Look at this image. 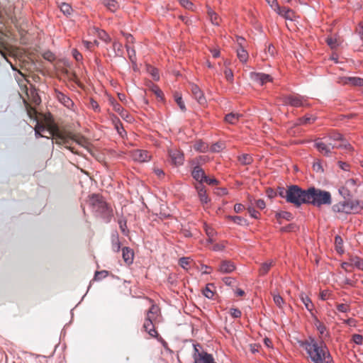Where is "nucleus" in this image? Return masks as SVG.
<instances>
[{
	"label": "nucleus",
	"instance_id": "f257e3e1",
	"mask_svg": "<svg viewBox=\"0 0 363 363\" xmlns=\"http://www.w3.org/2000/svg\"><path fill=\"white\" fill-rule=\"evenodd\" d=\"M300 347H303L313 363H333L330 353L323 342H318L313 337H308L303 341H299Z\"/></svg>",
	"mask_w": 363,
	"mask_h": 363
},
{
	"label": "nucleus",
	"instance_id": "f03ea898",
	"mask_svg": "<svg viewBox=\"0 0 363 363\" xmlns=\"http://www.w3.org/2000/svg\"><path fill=\"white\" fill-rule=\"evenodd\" d=\"M47 130L52 137V144L53 140H55L56 144H65L66 145V147L70 150L72 152H74L73 149L67 145L69 144V140L74 141L82 146H84L86 143V139L83 136L74 135L69 132L67 133L60 131L57 126H53Z\"/></svg>",
	"mask_w": 363,
	"mask_h": 363
},
{
	"label": "nucleus",
	"instance_id": "7ed1b4c3",
	"mask_svg": "<svg viewBox=\"0 0 363 363\" xmlns=\"http://www.w3.org/2000/svg\"><path fill=\"white\" fill-rule=\"evenodd\" d=\"M307 204H311L315 207L323 205L329 206L332 203V197L329 191L311 186L308 188Z\"/></svg>",
	"mask_w": 363,
	"mask_h": 363
},
{
	"label": "nucleus",
	"instance_id": "20e7f679",
	"mask_svg": "<svg viewBox=\"0 0 363 363\" xmlns=\"http://www.w3.org/2000/svg\"><path fill=\"white\" fill-rule=\"evenodd\" d=\"M89 203L92 207V211L97 216L102 218L106 223L110 222L113 216L112 210L101 196L93 194L90 197Z\"/></svg>",
	"mask_w": 363,
	"mask_h": 363
},
{
	"label": "nucleus",
	"instance_id": "39448f33",
	"mask_svg": "<svg viewBox=\"0 0 363 363\" xmlns=\"http://www.w3.org/2000/svg\"><path fill=\"white\" fill-rule=\"evenodd\" d=\"M285 192V199L287 202L298 207L301 204H307L308 189H303L297 185H291Z\"/></svg>",
	"mask_w": 363,
	"mask_h": 363
},
{
	"label": "nucleus",
	"instance_id": "423d86ee",
	"mask_svg": "<svg viewBox=\"0 0 363 363\" xmlns=\"http://www.w3.org/2000/svg\"><path fill=\"white\" fill-rule=\"evenodd\" d=\"M314 147L317 148V150L323 155L327 157H332L333 152L332 150L334 148L344 147L345 149H350V145H341L333 143L332 142H329L328 140L326 141H323V139L318 138L315 140L314 143Z\"/></svg>",
	"mask_w": 363,
	"mask_h": 363
},
{
	"label": "nucleus",
	"instance_id": "0eeeda50",
	"mask_svg": "<svg viewBox=\"0 0 363 363\" xmlns=\"http://www.w3.org/2000/svg\"><path fill=\"white\" fill-rule=\"evenodd\" d=\"M193 358L194 363H216L212 356L202 350L199 344H194Z\"/></svg>",
	"mask_w": 363,
	"mask_h": 363
},
{
	"label": "nucleus",
	"instance_id": "6e6552de",
	"mask_svg": "<svg viewBox=\"0 0 363 363\" xmlns=\"http://www.w3.org/2000/svg\"><path fill=\"white\" fill-rule=\"evenodd\" d=\"M0 54L6 60V62L9 63L13 70H17L14 65L8 59V56H13V54L6 46V35L2 33H0Z\"/></svg>",
	"mask_w": 363,
	"mask_h": 363
},
{
	"label": "nucleus",
	"instance_id": "1a4fd4ad",
	"mask_svg": "<svg viewBox=\"0 0 363 363\" xmlns=\"http://www.w3.org/2000/svg\"><path fill=\"white\" fill-rule=\"evenodd\" d=\"M305 101L304 97L298 94L286 95L283 97V102L285 104L294 107L303 106L305 105Z\"/></svg>",
	"mask_w": 363,
	"mask_h": 363
},
{
	"label": "nucleus",
	"instance_id": "9d476101",
	"mask_svg": "<svg viewBox=\"0 0 363 363\" xmlns=\"http://www.w3.org/2000/svg\"><path fill=\"white\" fill-rule=\"evenodd\" d=\"M250 77L251 80L260 85H263L266 82H270L272 79L269 74L260 72H250Z\"/></svg>",
	"mask_w": 363,
	"mask_h": 363
},
{
	"label": "nucleus",
	"instance_id": "9b49d317",
	"mask_svg": "<svg viewBox=\"0 0 363 363\" xmlns=\"http://www.w3.org/2000/svg\"><path fill=\"white\" fill-rule=\"evenodd\" d=\"M345 201L347 213H357L363 208V202L359 200H347Z\"/></svg>",
	"mask_w": 363,
	"mask_h": 363
},
{
	"label": "nucleus",
	"instance_id": "f8f14e48",
	"mask_svg": "<svg viewBox=\"0 0 363 363\" xmlns=\"http://www.w3.org/2000/svg\"><path fill=\"white\" fill-rule=\"evenodd\" d=\"M191 91L194 99L201 105L206 104V100L201 89L194 84L190 85Z\"/></svg>",
	"mask_w": 363,
	"mask_h": 363
},
{
	"label": "nucleus",
	"instance_id": "ddd939ff",
	"mask_svg": "<svg viewBox=\"0 0 363 363\" xmlns=\"http://www.w3.org/2000/svg\"><path fill=\"white\" fill-rule=\"evenodd\" d=\"M191 175L195 180L199 182V184H202L206 177L203 169L199 165H196L193 168L191 171Z\"/></svg>",
	"mask_w": 363,
	"mask_h": 363
},
{
	"label": "nucleus",
	"instance_id": "4468645a",
	"mask_svg": "<svg viewBox=\"0 0 363 363\" xmlns=\"http://www.w3.org/2000/svg\"><path fill=\"white\" fill-rule=\"evenodd\" d=\"M132 157L135 161L139 162H147L150 158V155L148 152L142 150H135L132 154Z\"/></svg>",
	"mask_w": 363,
	"mask_h": 363
},
{
	"label": "nucleus",
	"instance_id": "2eb2a0df",
	"mask_svg": "<svg viewBox=\"0 0 363 363\" xmlns=\"http://www.w3.org/2000/svg\"><path fill=\"white\" fill-rule=\"evenodd\" d=\"M160 314V308L155 305L152 304L150 309L147 312L145 320H150L151 322L155 323Z\"/></svg>",
	"mask_w": 363,
	"mask_h": 363
},
{
	"label": "nucleus",
	"instance_id": "dca6fc26",
	"mask_svg": "<svg viewBox=\"0 0 363 363\" xmlns=\"http://www.w3.org/2000/svg\"><path fill=\"white\" fill-rule=\"evenodd\" d=\"M169 157L173 164L177 166L182 165L184 162V155L178 150H171L169 152Z\"/></svg>",
	"mask_w": 363,
	"mask_h": 363
},
{
	"label": "nucleus",
	"instance_id": "f3484780",
	"mask_svg": "<svg viewBox=\"0 0 363 363\" xmlns=\"http://www.w3.org/2000/svg\"><path fill=\"white\" fill-rule=\"evenodd\" d=\"M235 269L234 263L229 260H223L219 265L218 270L223 274H229Z\"/></svg>",
	"mask_w": 363,
	"mask_h": 363
},
{
	"label": "nucleus",
	"instance_id": "a211bd4d",
	"mask_svg": "<svg viewBox=\"0 0 363 363\" xmlns=\"http://www.w3.org/2000/svg\"><path fill=\"white\" fill-rule=\"evenodd\" d=\"M55 96L57 99V100L67 108H71L73 106V101L62 92L60 91H56Z\"/></svg>",
	"mask_w": 363,
	"mask_h": 363
},
{
	"label": "nucleus",
	"instance_id": "6ab92c4d",
	"mask_svg": "<svg viewBox=\"0 0 363 363\" xmlns=\"http://www.w3.org/2000/svg\"><path fill=\"white\" fill-rule=\"evenodd\" d=\"M196 189L198 192V195L200 199V201L203 204H206L210 201L207 194L205 186L202 184H198L196 185Z\"/></svg>",
	"mask_w": 363,
	"mask_h": 363
},
{
	"label": "nucleus",
	"instance_id": "aec40b11",
	"mask_svg": "<svg viewBox=\"0 0 363 363\" xmlns=\"http://www.w3.org/2000/svg\"><path fill=\"white\" fill-rule=\"evenodd\" d=\"M114 110L126 121L131 122L133 117L118 103L113 105Z\"/></svg>",
	"mask_w": 363,
	"mask_h": 363
},
{
	"label": "nucleus",
	"instance_id": "412c9836",
	"mask_svg": "<svg viewBox=\"0 0 363 363\" xmlns=\"http://www.w3.org/2000/svg\"><path fill=\"white\" fill-rule=\"evenodd\" d=\"M154 322H151L150 320H145V323L143 324L144 330L152 337H155L157 336V332L155 328Z\"/></svg>",
	"mask_w": 363,
	"mask_h": 363
},
{
	"label": "nucleus",
	"instance_id": "4be33fe9",
	"mask_svg": "<svg viewBox=\"0 0 363 363\" xmlns=\"http://www.w3.org/2000/svg\"><path fill=\"white\" fill-rule=\"evenodd\" d=\"M122 256L126 264H130L133 263L134 254L129 247H125L122 248Z\"/></svg>",
	"mask_w": 363,
	"mask_h": 363
},
{
	"label": "nucleus",
	"instance_id": "5701e85b",
	"mask_svg": "<svg viewBox=\"0 0 363 363\" xmlns=\"http://www.w3.org/2000/svg\"><path fill=\"white\" fill-rule=\"evenodd\" d=\"M274 10L280 16L284 17L286 19H291L290 13L292 12L291 9L286 7H281L278 4H276V7Z\"/></svg>",
	"mask_w": 363,
	"mask_h": 363
},
{
	"label": "nucleus",
	"instance_id": "b1692460",
	"mask_svg": "<svg viewBox=\"0 0 363 363\" xmlns=\"http://www.w3.org/2000/svg\"><path fill=\"white\" fill-rule=\"evenodd\" d=\"M325 139L328 140L329 142H332L333 143L341 144V145H350L349 143H347L346 141H345L343 140L342 135L339 133H334L330 138H325Z\"/></svg>",
	"mask_w": 363,
	"mask_h": 363
},
{
	"label": "nucleus",
	"instance_id": "393cba45",
	"mask_svg": "<svg viewBox=\"0 0 363 363\" xmlns=\"http://www.w3.org/2000/svg\"><path fill=\"white\" fill-rule=\"evenodd\" d=\"M207 13L212 24L218 26L220 25L218 15L208 6L207 7Z\"/></svg>",
	"mask_w": 363,
	"mask_h": 363
},
{
	"label": "nucleus",
	"instance_id": "a878e982",
	"mask_svg": "<svg viewBox=\"0 0 363 363\" xmlns=\"http://www.w3.org/2000/svg\"><path fill=\"white\" fill-rule=\"evenodd\" d=\"M301 300L303 302V303L304 304L306 308L311 313V315L314 316V314L312 312L313 310L314 306H313L311 298L308 296L302 294L301 296Z\"/></svg>",
	"mask_w": 363,
	"mask_h": 363
},
{
	"label": "nucleus",
	"instance_id": "bb28decb",
	"mask_svg": "<svg viewBox=\"0 0 363 363\" xmlns=\"http://www.w3.org/2000/svg\"><path fill=\"white\" fill-rule=\"evenodd\" d=\"M242 116L240 113L232 112L225 116V121L230 124H235Z\"/></svg>",
	"mask_w": 363,
	"mask_h": 363
},
{
	"label": "nucleus",
	"instance_id": "cd10ccee",
	"mask_svg": "<svg viewBox=\"0 0 363 363\" xmlns=\"http://www.w3.org/2000/svg\"><path fill=\"white\" fill-rule=\"evenodd\" d=\"M345 83L350 84L353 86H363V78L357 77H350L345 79Z\"/></svg>",
	"mask_w": 363,
	"mask_h": 363
},
{
	"label": "nucleus",
	"instance_id": "c85d7f7f",
	"mask_svg": "<svg viewBox=\"0 0 363 363\" xmlns=\"http://www.w3.org/2000/svg\"><path fill=\"white\" fill-rule=\"evenodd\" d=\"M111 245L113 251L118 252L120 250L121 242L117 233H114L111 235Z\"/></svg>",
	"mask_w": 363,
	"mask_h": 363
},
{
	"label": "nucleus",
	"instance_id": "c756f323",
	"mask_svg": "<svg viewBox=\"0 0 363 363\" xmlns=\"http://www.w3.org/2000/svg\"><path fill=\"white\" fill-rule=\"evenodd\" d=\"M237 55L240 61L242 62H246L248 59V53L244 46H241V48H238Z\"/></svg>",
	"mask_w": 363,
	"mask_h": 363
},
{
	"label": "nucleus",
	"instance_id": "7c9ffc66",
	"mask_svg": "<svg viewBox=\"0 0 363 363\" xmlns=\"http://www.w3.org/2000/svg\"><path fill=\"white\" fill-rule=\"evenodd\" d=\"M346 201L340 202L333 206V211L337 213H347Z\"/></svg>",
	"mask_w": 363,
	"mask_h": 363
},
{
	"label": "nucleus",
	"instance_id": "2f4dec72",
	"mask_svg": "<svg viewBox=\"0 0 363 363\" xmlns=\"http://www.w3.org/2000/svg\"><path fill=\"white\" fill-rule=\"evenodd\" d=\"M103 4L112 12L115 11L118 7V4L116 0H103Z\"/></svg>",
	"mask_w": 363,
	"mask_h": 363
},
{
	"label": "nucleus",
	"instance_id": "473e14b6",
	"mask_svg": "<svg viewBox=\"0 0 363 363\" xmlns=\"http://www.w3.org/2000/svg\"><path fill=\"white\" fill-rule=\"evenodd\" d=\"M314 318V325L321 335H323L325 332L326 331V327L322 323L317 317L314 315L312 316Z\"/></svg>",
	"mask_w": 363,
	"mask_h": 363
},
{
	"label": "nucleus",
	"instance_id": "72a5a7b5",
	"mask_svg": "<svg viewBox=\"0 0 363 363\" xmlns=\"http://www.w3.org/2000/svg\"><path fill=\"white\" fill-rule=\"evenodd\" d=\"M239 162L243 165H247L252 162V157L248 154H243L238 157Z\"/></svg>",
	"mask_w": 363,
	"mask_h": 363
},
{
	"label": "nucleus",
	"instance_id": "f704fd0d",
	"mask_svg": "<svg viewBox=\"0 0 363 363\" xmlns=\"http://www.w3.org/2000/svg\"><path fill=\"white\" fill-rule=\"evenodd\" d=\"M315 121V118L311 116H305L302 118H298V125H305L308 123H313Z\"/></svg>",
	"mask_w": 363,
	"mask_h": 363
},
{
	"label": "nucleus",
	"instance_id": "c9c22d12",
	"mask_svg": "<svg viewBox=\"0 0 363 363\" xmlns=\"http://www.w3.org/2000/svg\"><path fill=\"white\" fill-rule=\"evenodd\" d=\"M352 266L356 267L357 269L363 270V260L358 257H354L350 259Z\"/></svg>",
	"mask_w": 363,
	"mask_h": 363
},
{
	"label": "nucleus",
	"instance_id": "e433bc0d",
	"mask_svg": "<svg viewBox=\"0 0 363 363\" xmlns=\"http://www.w3.org/2000/svg\"><path fill=\"white\" fill-rule=\"evenodd\" d=\"M194 147L196 150L201 152H205L208 150V145L202 141H197L194 144Z\"/></svg>",
	"mask_w": 363,
	"mask_h": 363
},
{
	"label": "nucleus",
	"instance_id": "4c0bfd02",
	"mask_svg": "<svg viewBox=\"0 0 363 363\" xmlns=\"http://www.w3.org/2000/svg\"><path fill=\"white\" fill-rule=\"evenodd\" d=\"M272 264H273L272 261L263 263L259 269V274L261 275L266 274L269 272V270L271 268V267L272 266Z\"/></svg>",
	"mask_w": 363,
	"mask_h": 363
},
{
	"label": "nucleus",
	"instance_id": "58836bf2",
	"mask_svg": "<svg viewBox=\"0 0 363 363\" xmlns=\"http://www.w3.org/2000/svg\"><path fill=\"white\" fill-rule=\"evenodd\" d=\"M174 100L182 111H186L185 104L182 100V96L179 93H175Z\"/></svg>",
	"mask_w": 363,
	"mask_h": 363
},
{
	"label": "nucleus",
	"instance_id": "ea45409f",
	"mask_svg": "<svg viewBox=\"0 0 363 363\" xmlns=\"http://www.w3.org/2000/svg\"><path fill=\"white\" fill-rule=\"evenodd\" d=\"M335 247H336L337 251L340 253L343 252V250H342L343 241L340 236H339V235L335 236Z\"/></svg>",
	"mask_w": 363,
	"mask_h": 363
},
{
	"label": "nucleus",
	"instance_id": "a19ab883",
	"mask_svg": "<svg viewBox=\"0 0 363 363\" xmlns=\"http://www.w3.org/2000/svg\"><path fill=\"white\" fill-rule=\"evenodd\" d=\"M276 216L277 218H283L286 220H291L293 218L292 214L287 211H281V212L277 213Z\"/></svg>",
	"mask_w": 363,
	"mask_h": 363
},
{
	"label": "nucleus",
	"instance_id": "79ce46f5",
	"mask_svg": "<svg viewBox=\"0 0 363 363\" xmlns=\"http://www.w3.org/2000/svg\"><path fill=\"white\" fill-rule=\"evenodd\" d=\"M228 218L232 220L235 223L238 224V225H245L247 223V220L240 216H228Z\"/></svg>",
	"mask_w": 363,
	"mask_h": 363
},
{
	"label": "nucleus",
	"instance_id": "37998d69",
	"mask_svg": "<svg viewBox=\"0 0 363 363\" xmlns=\"http://www.w3.org/2000/svg\"><path fill=\"white\" fill-rule=\"evenodd\" d=\"M61 11L65 15H70L72 11V9L69 4L62 3L60 6Z\"/></svg>",
	"mask_w": 363,
	"mask_h": 363
},
{
	"label": "nucleus",
	"instance_id": "c03bdc74",
	"mask_svg": "<svg viewBox=\"0 0 363 363\" xmlns=\"http://www.w3.org/2000/svg\"><path fill=\"white\" fill-rule=\"evenodd\" d=\"M126 50H127V52H128V57H129L130 60L132 62H135V61L136 60L135 50L133 48H131L129 45H126Z\"/></svg>",
	"mask_w": 363,
	"mask_h": 363
},
{
	"label": "nucleus",
	"instance_id": "a18cd8bd",
	"mask_svg": "<svg viewBox=\"0 0 363 363\" xmlns=\"http://www.w3.org/2000/svg\"><path fill=\"white\" fill-rule=\"evenodd\" d=\"M273 300L274 303L279 307L281 308L284 303L283 298L279 294H273Z\"/></svg>",
	"mask_w": 363,
	"mask_h": 363
},
{
	"label": "nucleus",
	"instance_id": "49530a36",
	"mask_svg": "<svg viewBox=\"0 0 363 363\" xmlns=\"http://www.w3.org/2000/svg\"><path fill=\"white\" fill-rule=\"evenodd\" d=\"M224 147L223 143H216L213 144L210 148V150L213 152H219Z\"/></svg>",
	"mask_w": 363,
	"mask_h": 363
},
{
	"label": "nucleus",
	"instance_id": "de8ad7c7",
	"mask_svg": "<svg viewBox=\"0 0 363 363\" xmlns=\"http://www.w3.org/2000/svg\"><path fill=\"white\" fill-rule=\"evenodd\" d=\"M113 49L115 52L116 55H121L123 52V45L118 42H114L113 43Z\"/></svg>",
	"mask_w": 363,
	"mask_h": 363
},
{
	"label": "nucleus",
	"instance_id": "09e8293b",
	"mask_svg": "<svg viewBox=\"0 0 363 363\" xmlns=\"http://www.w3.org/2000/svg\"><path fill=\"white\" fill-rule=\"evenodd\" d=\"M108 272L106 270L102 271H96L94 274V279L99 281L102 279L103 278H105L108 276Z\"/></svg>",
	"mask_w": 363,
	"mask_h": 363
},
{
	"label": "nucleus",
	"instance_id": "8fccbe9b",
	"mask_svg": "<svg viewBox=\"0 0 363 363\" xmlns=\"http://www.w3.org/2000/svg\"><path fill=\"white\" fill-rule=\"evenodd\" d=\"M179 4H181L182 6L186 9L191 11L194 10V4L189 0H179Z\"/></svg>",
	"mask_w": 363,
	"mask_h": 363
},
{
	"label": "nucleus",
	"instance_id": "3c124183",
	"mask_svg": "<svg viewBox=\"0 0 363 363\" xmlns=\"http://www.w3.org/2000/svg\"><path fill=\"white\" fill-rule=\"evenodd\" d=\"M327 44L332 49H335L338 46V43L336 38L333 37H328L326 39Z\"/></svg>",
	"mask_w": 363,
	"mask_h": 363
},
{
	"label": "nucleus",
	"instance_id": "603ef678",
	"mask_svg": "<svg viewBox=\"0 0 363 363\" xmlns=\"http://www.w3.org/2000/svg\"><path fill=\"white\" fill-rule=\"evenodd\" d=\"M147 70H148L149 73L151 74V76L152 77L154 80H156V81L159 80L160 75H159V72H158L157 69L152 67H148Z\"/></svg>",
	"mask_w": 363,
	"mask_h": 363
},
{
	"label": "nucleus",
	"instance_id": "864d4df0",
	"mask_svg": "<svg viewBox=\"0 0 363 363\" xmlns=\"http://www.w3.org/2000/svg\"><path fill=\"white\" fill-rule=\"evenodd\" d=\"M179 265L183 269H187V267L190 264V258L189 257H182L179 260Z\"/></svg>",
	"mask_w": 363,
	"mask_h": 363
},
{
	"label": "nucleus",
	"instance_id": "5fc2aeb1",
	"mask_svg": "<svg viewBox=\"0 0 363 363\" xmlns=\"http://www.w3.org/2000/svg\"><path fill=\"white\" fill-rule=\"evenodd\" d=\"M225 77L229 82H233V72L230 69H225L224 71Z\"/></svg>",
	"mask_w": 363,
	"mask_h": 363
},
{
	"label": "nucleus",
	"instance_id": "6e6d98bb",
	"mask_svg": "<svg viewBox=\"0 0 363 363\" xmlns=\"http://www.w3.org/2000/svg\"><path fill=\"white\" fill-rule=\"evenodd\" d=\"M118 225L124 235H127V225H126V220L125 219H120L118 220Z\"/></svg>",
	"mask_w": 363,
	"mask_h": 363
},
{
	"label": "nucleus",
	"instance_id": "4d7b16f0",
	"mask_svg": "<svg viewBox=\"0 0 363 363\" xmlns=\"http://www.w3.org/2000/svg\"><path fill=\"white\" fill-rule=\"evenodd\" d=\"M352 340L357 345H362L363 343V336L359 334H354Z\"/></svg>",
	"mask_w": 363,
	"mask_h": 363
},
{
	"label": "nucleus",
	"instance_id": "13d9d810",
	"mask_svg": "<svg viewBox=\"0 0 363 363\" xmlns=\"http://www.w3.org/2000/svg\"><path fill=\"white\" fill-rule=\"evenodd\" d=\"M99 37L102 40L105 41L106 43H108L111 41V38L109 35L104 30H101L99 33Z\"/></svg>",
	"mask_w": 363,
	"mask_h": 363
},
{
	"label": "nucleus",
	"instance_id": "bf43d9fd",
	"mask_svg": "<svg viewBox=\"0 0 363 363\" xmlns=\"http://www.w3.org/2000/svg\"><path fill=\"white\" fill-rule=\"evenodd\" d=\"M337 310L341 313H347L350 310V307L347 304L340 303L337 306Z\"/></svg>",
	"mask_w": 363,
	"mask_h": 363
},
{
	"label": "nucleus",
	"instance_id": "052dcab7",
	"mask_svg": "<svg viewBox=\"0 0 363 363\" xmlns=\"http://www.w3.org/2000/svg\"><path fill=\"white\" fill-rule=\"evenodd\" d=\"M247 211L252 218L255 219L259 218V213L257 211L254 207H249Z\"/></svg>",
	"mask_w": 363,
	"mask_h": 363
},
{
	"label": "nucleus",
	"instance_id": "680f3d73",
	"mask_svg": "<svg viewBox=\"0 0 363 363\" xmlns=\"http://www.w3.org/2000/svg\"><path fill=\"white\" fill-rule=\"evenodd\" d=\"M43 58L48 61L52 62L55 60V55L52 52L47 51L43 53Z\"/></svg>",
	"mask_w": 363,
	"mask_h": 363
},
{
	"label": "nucleus",
	"instance_id": "e2e57ef3",
	"mask_svg": "<svg viewBox=\"0 0 363 363\" xmlns=\"http://www.w3.org/2000/svg\"><path fill=\"white\" fill-rule=\"evenodd\" d=\"M152 91L154 92V94L157 96V98L162 99L163 93L162 90L159 89V87H157V86H154L152 88Z\"/></svg>",
	"mask_w": 363,
	"mask_h": 363
},
{
	"label": "nucleus",
	"instance_id": "0e129e2a",
	"mask_svg": "<svg viewBox=\"0 0 363 363\" xmlns=\"http://www.w3.org/2000/svg\"><path fill=\"white\" fill-rule=\"evenodd\" d=\"M230 313L233 318H238L241 316V311L238 308H231Z\"/></svg>",
	"mask_w": 363,
	"mask_h": 363
},
{
	"label": "nucleus",
	"instance_id": "69168bd1",
	"mask_svg": "<svg viewBox=\"0 0 363 363\" xmlns=\"http://www.w3.org/2000/svg\"><path fill=\"white\" fill-rule=\"evenodd\" d=\"M296 226L294 224H289L281 228L282 232H291L295 230Z\"/></svg>",
	"mask_w": 363,
	"mask_h": 363
},
{
	"label": "nucleus",
	"instance_id": "338daca9",
	"mask_svg": "<svg viewBox=\"0 0 363 363\" xmlns=\"http://www.w3.org/2000/svg\"><path fill=\"white\" fill-rule=\"evenodd\" d=\"M203 295L208 298H212L213 297V292L207 286L203 290Z\"/></svg>",
	"mask_w": 363,
	"mask_h": 363
},
{
	"label": "nucleus",
	"instance_id": "774afa93",
	"mask_svg": "<svg viewBox=\"0 0 363 363\" xmlns=\"http://www.w3.org/2000/svg\"><path fill=\"white\" fill-rule=\"evenodd\" d=\"M255 205L257 208L259 209H264L266 206L265 202L263 199H258L255 201Z\"/></svg>",
	"mask_w": 363,
	"mask_h": 363
}]
</instances>
